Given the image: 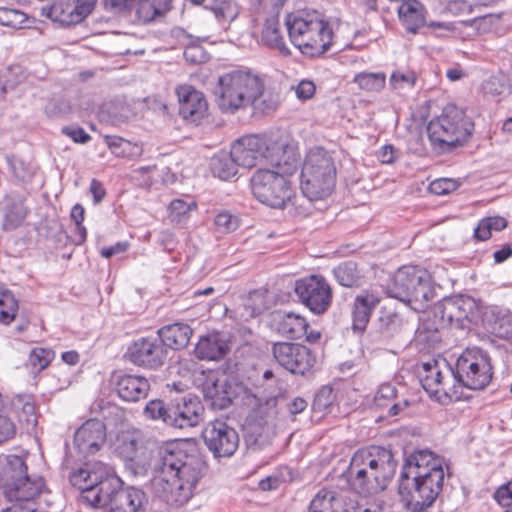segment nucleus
Wrapping results in <instances>:
<instances>
[{
    "mask_svg": "<svg viewBox=\"0 0 512 512\" xmlns=\"http://www.w3.org/2000/svg\"><path fill=\"white\" fill-rule=\"evenodd\" d=\"M45 489L44 479L36 475H27L21 480L15 482L11 487L3 493L11 502L21 504L34 501Z\"/></svg>",
    "mask_w": 512,
    "mask_h": 512,
    "instance_id": "bb28decb",
    "label": "nucleus"
},
{
    "mask_svg": "<svg viewBox=\"0 0 512 512\" xmlns=\"http://www.w3.org/2000/svg\"><path fill=\"white\" fill-rule=\"evenodd\" d=\"M261 42L267 47L278 50L285 56L290 54V50L280 32V23L276 15L266 18L261 34Z\"/></svg>",
    "mask_w": 512,
    "mask_h": 512,
    "instance_id": "72a5a7b5",
    "label": "nucleus"
},
{
    "mask_svg": "<svg viewBox=\"0 0 512 512\" xmlns=\"http://www.w3.org/2000/svg\"><path fill=\"white\" fill-rule=\"evenodd\" d=\"M114 469L103 462H86L70 472L71 485L80 490V499L83 503L93 507L94 502L88 499V493H98L102 483L108 479Z\"/></svg>",
    "mask_w": 512,
    "mask_h": 512,
    "instance_id": "dca6fc26",
    "label": "nucleus"
},
{
    "mask_svg": "<svg viewBox=\"0 0 512 512\" xmlns=\"http://www.w3.org/2000/svg\"><path fill=\"white\" fill-rule=\"evenodd\" d=\"M204 399L213 409L227 408L235 397V391L224 374L210 373L203 383Z\"/></svg>",
    "mask_w": 512,
    "mask_h": 512,
    "instance_id": "b1692460",
    "label": "nucleus"
},
{
    "mask_svg": "<svg viewBox=\"0 0 512 512\" xmlns=\"http://www.w3.org/2000/svg\"><path fill=\"white\" fill-rule=\"evenodd\" d=\"M397 461L391 450L371 446L354 453L348 467L352 488L369 496L385 490L396 471Z\"/></svg>",
    "mask_w": 512,
    "mask_h": 512,
    "instance_id": "7ed1b4c3",
    "label": "nucleus"
},
{
    "mask_svg": "<svg viewBox=\"0 0 512 512\" xmlns=\"http://www.w3.org/2000/svg\"><path fill=\"white\" fill-rule=\"evenodd\" d=\"M169 208L172 219L175 221H181L182 216H185L191 210L196 209V203L194 201H190L188 203L181 199H175L170 203Z\"/></svg>",
    "mask_w": 512,
    "mask_h": 512,
    "instance_id": "6e6d98bb",
    "label": "nucleus"
},
{
    "mask_svg": "<svg viewBox=\"0 0 512 512\" xmlns=\"http://www.w3.org/2000/svg\"><path fill=\"white\" fill-rule=\"evenodd\" d=\"M19 417L26 423L27 428H34L37 425L35 405L31 402L24 403Z\"/></svg>",
    "mask_w": 512,
    "mask_h": 512,
    "instance_id": "338daca9",
    "label": "nucleus"
},
{
    "mask_svg": "<svg viewBox=\"0 0 512 512\" xmlns=\"http://www.w3.org/2000/svg\"><path fill=\"white\" fill-rule=\"evenodd\" d=\"M115 390L124 401L138 402L147 397L150 384L143 376L122 374L116 378Z\"/></svg>",
    "mask_w": 512,
    "mask_h": 512,
    "instance_id": "cd10ccee",
    "label": "nucleus"
},
{
    "mask_svg": "<svg viewBox=\"0 0 512 512\" xmlns=\"http://www.w3.org/2000/svg\"><path fill=\"white\" fill-rule=\"evenodd\" d=\"M229 351V345L223 335L212 333L203 336L196 344L194 353L200 360H218Z\"/></svg>",
    "mask_w": 512,
    "mask_h": 512,
    "instance_id": "c85d7f7f",
    "label": "nucleus"
},
{
    "mask_svg": "<svg viewBox=\"0 0 512 512\" xmlns=\"http://www.w3.org/2000/svg\"><path fill=\"white\" fill-rule=\"evenodd\" d=\"M403 324L400 315L386 313L379 318V331L385 338H391L401 331Z\"/></svg>",
    "mask_w": 512,
    "mask_h": 512,
    "instance_id": "49530a36",
    "label": "nucleus"
},
{
    "mask_svg": "<svg viewBox=\"0 0 512 512\" xmlns=\"http://www.w3.org/2000/svg\"><path fill=\"white\" fill-rule=\"evenodd\" d=\"M239 166L236 158L233 157L232 151L230 154L223 153L212 158L211 171L214 176L222 179L229 180L237 174V167Z\"/></svg>",
    "mask_w": 512,
    "mask_h": 512,
    "instance_id": "79ce46f5",
    "label": "nucleus"
},
{
    "mask_svg": "<svg viewBox=\"0 0 512 512\" xmlns=\"http://www.w3.org/2000/svg\"><path fill=\"white\" fill-rule=\"evenodd\" d=\"M254 6H258V11L268 13L270 16L276 15L278 17L281 8L286 0H254Z\"/></svg>",
    "mask_w": 512,
    "mask_h": 512,
    "instance_id": "bf43d9fd",
    "label": "nucleus"
},
{
    "mask_svg": "<svg viewBox=\"0 0 512 512\" xmlns=\"http://www.w3.org/2000/svg\"><path fill=\"white\" fill-rule=\"evenodd\" d=\"M215 93L218 105L224 112L234 113L249 106L266 112L277 107V102L272 98L259 102L264 95V82L250 70H233L221 75Z\"/></svg>",
    "mask_w": 512,
    "mask_h": 512,
    "instance_id": "20e7f679",
    "label": "nucleus"
},
{
    "mask_svg": "<svg viewBox=\"0 0 512 512\" xmlns=\"http://www.w3.org/2000/svg\"><path fill=\"white\" fill-rule=\"evenodd\" d=\"M144 414L152 420H162L166 424L168 414H170V406H166L160 399H154L146 404Z\"/></svg>",
    "mask_w": 512,
    "mask_h": 512,
    "instance_id": "603ef678",
    "label": "nucleus"
},
{
    "mask_svg": "<svg viewBox=\"0 0 512 512\" xmlns=\"http://www.w3.org/2000/svg\"><path fill=\"white\" fill-rule=\"evenodd\" d=\"M152 447V443L140 430L123 432L118 437L117 452L123 460Z\"/></svg>",
    "mask_w": 512,
    "mask_h": 512,
    "instance_id": "473e14b6",
    "label": "nucleus"
},
{
    "mask_svg": "<svg viewBox=\"0 0 512 512\" xmlns=\"http://www.w3.org/2000/svg\"><path fill=\"white\" fill-rule=\"evenodd\" d=\"M337 282L344 287H359L364 283V274L358 264L353 261H346L339 264L333 270Z\"/></svg>",
    "mask_w": 512,
    "mask_h": 512,
    "instance_id": "4c0bfd02",
    "label": "nucleus"
},
{
    "mask_svg": "<svg viewBox=\"0 0 512 512\" xmlns=\"http://www.w3.org/2000/svg\"><path fill=\"white\" fill-rule=\"evenodd\" d=\"M75 5L66 19V25H75L83 21L93 11L97 0H71Z\"/></svg>",
    "mask_w": 512,
    "mask_h": 512,
    "instance_id": "de8ad7c7",
    "label": "nucleus"
},
{
    "mask_svg": "<svg viewBox=\"0 0 512 512\" xmlns=\"http://www.w3.org/2000/svg\"><path fill=\"white\" fill-rule=\"evenodd\" d=\"M391 296L407 303L415 311H423L434 299L435 287L426 270L404 266L395 274Z\"/></svg>",
    "mask_w": 512,
    "mask_h": 512,
    "instance_id": "6e6552de",
    "label": "nucleus"
},
{
    "mask_svg": "<svg viewBox=\"0 0 512 512\" xmlns=\"http://www.w3.org/2000/svg\"><path fill=\"white\" fill-rule=\"evenodd\" d=\"M353 81L362 90L379 92L385 86L386 76L382 72H361L355 75Z\"/></svg>",
    "mask_w": 512,
    "mask_h": 512,
    "instance_id": "a18cd8bd",
    "label": "nucleus"
},
{
    "mask_svg": "<svg viewBox=\"0 0 512 512\" xmlns=\"http://www.w3.org/2000/svg\"><path fill=\"white\" fill-rule=\"evenodd\" d=\"M445 475H414L400 477L399 495L412 512H422L432 506L443 489Z\"/></svg>",
    "mask_w": 512,
    "mask_h": 512,
    "instance_id": "f8f14e48",
    "label": "nucleus"
},
{
    "mask_svg": "<svg viewBox=\"0 0 512 512\" xmlns=\"http://www.w3.org/2000/svg\"><path fill=\"white\" fill-rule=\"evenodd\" d=\"M397 390L390 383L382 384L375 397L374 404L378 408H388V416H397L408 405V401L394 402Z\"/></svg>",
    "mask_w": 512,
    "mask_h": 512,
    "instance_id": "c9c22d12",
    "label": "nucleus"
},
{
    "mask_svg": "<svg viewBox=\"0 0 512 512\" xmlns=\"http://www.w3.org/2000/svg\"><path fill=\"white\" fill-rule=\"evenodd\" d=\"M88 499L94 502V508L105 512H139L147 501L142 489L124 486L115 471L102 483L97 494L88 493Z\"/></svg>",
    "mask_w": 512,
    "mask_h": 512,
    "instance_id": "1a4fd4ad",
    "label": "nucleus"
},
{
    "mask_svg": "<svg viewBox=\"0 0 512 512\" xmlns=\"http://www.w3.org/2000/svg\"><path fill=\"white\" fill-rule=\"evenodd\" d=\"M295 94L299 100L306 101L311 99L316 91L315 84L310 80H302L294 88Z\"/></svg>",
    "mask_w": 512,
    "mask_h": 512,
    "instance_id": "69168bd1",
    "label": "nucleus"
},
{
    "mask_svg": "<svg viewBox=\"0 0 512 512\" xmlns=\"http://www.w3.org/2000/svg\"><path fill=\"white\" fill-rule=\"evenodd\" d=\"M176 93L180 104V115L191 122H199L207 111V102L203 93L190 85L179 86Z\"/></svg>",
    "mask_w": 512,
    "mask_h": 512,
    "instance_id": "393cba45",
    "label": "nucleus"
},
{
    "mask_svg": "<svg viewBox=\"0 0 512 512\" xmlns=\"http://www.w3.org/2000/svg\"><path fill=\"white\" fill-rule=\"evenodd\" d=\"M399 15L407 24V29L415 33L416 30L425 24L423 6L417 0H408L399 7Z\"/></svg>",
    "mask_w": 512,
    "mask_h": 512,
    "instance_id": "ea45409f",
    "label": "nucleus"
},
{
    "mask_svg": "<svg viewBox=\"0 0 512 512\" xmlns=\"http://www.w3.org/2000/svg\"><path fill=\"white\" fill-rule=\"evenodd\" d=\"M275 360L293 374L305 375L314 366L316 359L304 345L278 342L273 345Z\"/></svg>",
    "mask_w": 512,
    "mask_h": 512,
    "instance_id": "a211bd4d",
    "label": "nucleus"
},
{
    "mask_svg": "<svg viewBox=\"0 0 512 512\" xmlns=\"http://www.w3.org/2000/svg\"><path fill=\"white\" fill-rule=\"evenodd\" d=\"M448 7L454 14H467L473 12L478 6L472 0H451Z\"/></svg>",
    "mask_w": 512,
    "mask_h": 512,
    "instance_id": "774afa93",
    "label": "nucleus"
},
{
    "mask_svg": "<svg viewBox=\"0 0 512 512\" xmlns=\"http://www.w3.org/2000/svg\"><path fill=\"white\" fill-rule=\"evenodd\" d=\"M380 303V297L373 291H362L358 294L351 306L352 329L363 332L375 308Z\"/></svg>",
    "mask_w": 512,
    "mask_h": 512,
    "instance_id": "a878e982",
    "label": "nucleus"
},
{
    "mask_svg": "<svg viewBox=\"0 0 512 512\" xmlns=\"http://www.w3.org/2000/svg\"><path fill=\"white\" fill-rule=\"evenodd\" d=\"M202 437L215 458L230 457L239 446L238 433L222 420L209 422L202 431Z\"/></svg>",
    "mask_w": 512,
    "mask_h": 512,
    "instance_id": "f3484780",
    "label": "nucleus"
},
{
    "mask_svg": "<svg viewBox=\"0 0 512 512\" xmlns=\"http://www.w3.org/2000/svg\"><path fill=\"white\" fill-rule=\"evenodd\" d=\"M309 324L302 316L295 313H286L278 323V331L290 339H300L307 334Z\"/></svg>",
    "mask_w": 512,
    "mask_h": 512,
    "instance_id": "58836bf2",
    "label": "nucleus"
},
{
    "mask_svg": "<svg viewBox=\"0 0 512 512\" xmlns=\"http://www.w3.org/2000/svg\"><path fill=\"white\" fill-rule=\"evenodd\" d=\"M7 162L14 176L22 182L30 181L34 175V168L20 158L11 155L7 156Z\"/></svg>",
    "mask_w": 512,
    "mask_h": 512,
    "instance_id": "8fccbe9b",
    "label": "nucleus"
},
{
    "mask_svg": "<svg viewBox=\"0 0 512 512\" xmlns=\"http://www.w3.org/2000/svg\"><path fill=\"white\" fill-rule=\"evenodd\" d=\"M85 217V209L82 205L76 204L72 207L70 218L74 221L76 225L77 236L74 239L76 244H82L86 240L87 231L86 228L82 225Z\"/></svg>",
    "mask_w": 512,
    "mask_h": 512,
    "instance_id": "864d4df0",
    "label": "nucleus"
},
{
    "mask_svg": "<svg viewBox=\"0 0 512 512\" xmlns=\"http://www.w3.org/2000/svg\"><path fill=\"white\" fill-rule=\"evenodd\" d=\"M48 2L41 7V16L50 19L59 27L64 26V0H47Z\"/></svg>",
    "mask_w": 512,
    "mask_h": 512,
    "instance_id": "09e8293b",
    "label": "nucleus"
},
{
    "mask_svg": "<svg viewBox=\"0 0 512 512\" xmlns=\"http://www.w3.org/2000/svg\"><path fill=\"white\" fill-rule=\"evenodd\" d=\"M254 6H258V11L268 13L270 16L276 15L278 17L281 8L286 0H254Z\"/></svg>",
    "mask_w": 512,
    "mask_h": 512,
    "instance_id": "052dcab7",
    "label": "nucleus"
},
{
    "mask_svg": "<svg viewBox=\"0 0 512 512\" xmlns=\"http://www.w3.org/2000/svg\"><path fill=\"white\" fill-rule=\"evenodd\" d=\"M484 321L487 322V330L495 334L500 338H509L512 336V315L509 313H501L500 311L496 312L494 309H491L489 312L486 311L484 313V317H482Z\"/></svg>",
    "mask_w": 512,
    "mask_h": 512,
    "instance_id": "e433bc0d",
    "label": "nucleus"
},
{
    "mask_svg": "<svg viewBox=\"0 0 512 512\" xmlns=\"http://www.w3.org/2000/svg\"><path fill=\"white\" fill-rule=\"evenodd\" d=\"M205 9L210 10L222 25H229L239 14V6L235 0H211Z\"/></svg>",
    "mask_w": 512,
    "mask_h": 512,
    "instance_id": "a19ab883",
    "label": "nucleus"
},
{
    "mask_svg": "<svg viewBox=\"0 0 512 512\" xmlns=\"http://www.w3.org/2000/svg\"><path fill=\"white\" fill-rule=\"evenodd\" d=\"M416 76L413 72H394L390 77V84L395 88H403L404 86L413 87L415 85Z\"/></svg>",
    "mask_w": 512,
    "mask_h": 512,
    "instance_id": "680f3d73",
    "label": "nucleus"
},
{
    "mask_svg": "<svg viewBox=\"0 0 512 512\" xmlns=\"http://www.w3.org/2000/svg\"><path fill=\"white\" fill-rule=\"evenodd\" d=\"M454 372L459 390L462 387L471 390L484 389L493 376L491 358L482 349L468 348L458 357Z\"/></svg>",
    "mask_w": 512,
    "mask_h": 512,
    "instance_id": "ddd939ff",
    "label": "nucleus"
},
{
    "mask_svg": "<svg viewBox=\"0 0 512 512\" xmlns=\"http://www.w3.org/2000/svg\"><path fill=\"white\" fill-rule=\"evenodd\" d=\"M51 360L52 352L38 347L30 352L27 365L31 367L33 373H36L45 369Z\"/></svg>",
    "mask_w": 512,
    "mask_h": 512,
    "instance_id": "3c124183",
    "label": "nucleus"
},
{
    "mask_svg": "<svg viewBox=\"0 0 512 512\" xmlns=\"http://www.w3.org/2000/svg\"><path fill=\"white\" fill-rule=\"evenodd\" d=\"M277 169H258L251 177V190L261 203L272 208H285L288 204H295L293 190L286 178L289 174Z\"/></svg>",
    "mask_w": 512,
    "mask_h": 512,
    "instance_id": "9b49d317",
    "label": "nucleus"
},
{
    "mask_svg": "<svg viewBox=\"0 0 512 512\" xmlns=\"http://www.w3.org/2000/svg\"><path fill=\"white\" fill-rule=\"evenodd\" d=\"M149 0H103L105 9L113 12H122L132 9L137 3H141L140 11L144 9V3Z\"/></svg>",
    "mask_w": 512,
    "mask_h": 512,
    "instance_id": "13d9d810",
    "label": "nucleus"
},
{
    "mask_svg": "<svg viewBox=\"0 0 512 512\" xmlns=\"http://www.w3.org/2000/svg\"><path fill=\"white\" fill-rule=\"evenodd\" d=\"M18 311V301L14 297L13 293L0 286V323L9 324L11 323Z\"/></svg>",
    "mask_w": 512,
    "mask_h": 512,
    "instance_id": "c03bdc74",
    "label": "nucleus"
},
{
    "mask_svg": "<svg viewBox=\"0 0 512 512\" xmlns=\"http://www.w3.org/2000/svg\"><path fill=\"white\" fill-rule=\"evenodd\" d=\"M473 128V122L464 111L450 104L444 107L440 116L428 123L427 134L435 151L449 153L467 143Z\"/></svg>",
    "mask_w": 512,
    "mask_h": 512,
    "instance_id": "423d86ee",
    "label": "nucleus"
},
{
    "mask_svg": "<svg viewBox=\"0 0 512 512\" xmlns=\"http://www.w3.org/2000/svg\"><path fill=\"white\" fill-rule=\"evenodd\" d=\"M483 307L468 295H456L444 299L434 309V317L441 318L442 323L466 328L470 324L477 325L482 319Z\"/></svg>",
    "mask_w": 512,
    "mask_h": 512,
    "instance_id": "4468645a",
    "label": "nucleus"
},
{
    "mask_svg": "<svg viewBox=\"0 0 512 512\" xmlns=\"http://www.w3.org/2000/svg\"><path fill=\"white\" fill-rule=\"evenodd\" d=\"M214 224L220 233H230L238 228L239 219L229 212H221L216 215Z\"/></svg>",
    "mask_w": 512,
    "mask_h": 512,
    "instance_id": "5fc2aeb1",
    "label": "nucleus"
},
{
    "mask_svg": "<svg viewBox=\"0 0 512 512\" xmlns=\"http://www.w3.org/2000/svg\"><path fill=\"white\" fill-rule=\"evenodd\" d=\"M157 334L166 349L180 350L189 344L193 330L186 323L176 322L163 326Z\"/></svg>",
    "mask_w": 512,
    "mask_h": 512,
    "instance_id": "c756f323",
    "label": "nucleus"
},
{
    "mask_svg": "<svg viewBox=\"0 0 512 512\" xmlns=\"http://www.w3.org/2000/svg\"><path fill=\"white\" fill-rule=\"evenodd\" d=\"M294 291L299 301L312 313H325L332 303V288L322 276L312 275L295 282Z\"/></svg>",
    "mask_w": 512,
    "mask_h": 512,
    "instance_id": "2eb2a0df",
    "label": "nucleus"
},
{
    "mask_svg": "<svg viewBox=\"0 0 512 512\" xmlns=\"http://www.w3.org/2000/svg\"><path fill=\"white\" fill-rule=\"evenodd\" d=\"M128 355L135 365L156 369L165 363L168 351L159 337H143L131 344Z\"/></svg>",
    "mask_w": 512,
    "mask_h": 512,
    "instance_id": "6ab92c4d",
    "label": "nucleus"
},
{
    "mask_svg": "<svg viewBox=\"0 0 512 512\" xmlns=\"http://www.w3.org/2000/svg\"><path fill=\"white\" fill-rule=\"evenodd\" d=\"M446 325L447 323H442L441 318L427 316V318L422 319L415 331V341L420 344H426L428 347H433L441 340L440 328Z\"/></svg>",
    "mask_w": 512,
    "mask_h": 512,
    "instance_id": "f704fd0d",
    "label": "nucleus"
},
{
    "mask_svg": "<svg viewBox=\"0 0 512 512\" xmlns=\"http://www.w3.org/2000/svg\"><path fill=\"white\" fill-rule=\"evenodd\" d=\"M458 184L455 180L449 178H441L432 181L429 185V191L435 195H445L455 191Z\"/></svg>",
    "mask_w": 512,
    "mask_h": 512,
    "instance_id": "4d7b16f0",
    "label": "nucleus"
},
{
    "mask_svg": "<svg viewBox=\"0 0 512 512\" xmlns=\"http://www.w3.org/2000/svg\"><path fill=\"white\" fill-rule=\"evenodd\" d=\"M204 407L197 397L184 396L170 405L166 424L179 429L196 427L203 421Z\"/></svg>",
    "mask_w": 512,
    "mask_h": 512,
    "instance_id": "aec40b11",
    "label": "nucleus"
},
{
    "mask_svg": "<svg viewBox=\"0 0 512 512\" xmlns=\"http://www.w3.org/2000/svg\"><path fill=\"white\" fill-rule=\"evenodd\" d=\"M232 155L239 166L252 168L271 165L284 173L294 174L299 165V154L285 135L260 137L250 135L237 140L232 146Z\"/></svg>",
    "mask_w": 512,
    "mask_h": 512,
    "instance_id": "f03ea898",
    "label": "nucleus"
},
{
    "mask_svg": "<svg viewBox=\"0 0 512 512\" xmlns=\"http://www.w3.org/2000/svg\"><path fill=\"white\" fill-rule=\"evenodd\" d=\"M125 469L134 477L151 471L154 494L172 507H182L194 496L206 463L195 447L169 443L159 448L153 459L152 447L124 460Z\"/></svg>",
    "mask_w": 512,
    "mask_h": 512,
    "instance_id": "f257e3e1",
    "label": "nucleus"
},
{
    "mask_svg": "<svg viewBox=\"0 0 512 512\" xmlns=\"http://www.w3.org/2000/svg\"><path fill=\"white\" fill-rule=\"evenodd\" d=\"M445 475L443 459L428 449H420L411 453L405 460L401 478L414 475Z\"/></svg>",
    "mask_w": 512,
    "mask_h": 512,
    "instance_id": "5701e85b",
    "label": "nucleus"
},
{
    "mask_svg": "<svg viewBox=\"0 0 512 512\" xmlns=\"http://www.w3.org/2000/svg\"><path fill=\"white\" fill-rule=\"evenodd\" d=\"M494 498L501 506L512 508V481L498 488ZM508 512H512V509Z\"/></svg>",
    "mask_w": 512,
    "mask_h": 512,
    "instance_id": "0e129e2a",
    "label": "nucleus"
},
{
    "mask_svg": "<svg viewBox=\"0 0 512 512\" xmlns=\"http://www.w3.org/2000/svg\"><path fill=\"white\" fill-rule=\"evenodd\" d=\"M285 24L291 42L304 55L321 56L333 44L334 34L330 23L316 10L289 14Z\"/></svg>",
    "mask_w": 512,
    "mask_h": 512,
    "instance_id": "39448f33",
    "label": "nucleus"
},
{
    "mask_svg": "<svg viewBox=\"0 0 512 512\" xmlns=\"http://www.w3.org/2000/svg\"><path fill=\"white\" fill-rule=\"evenodd\" d=\"M336 183V167L331 154L323 148L311 149L302 166L300 188L309 200L329 196Z\"/></svg>",
    "mask_w": 512,
    "mask_h": 512,
    "instance_id": "0eeeda50",
    "label": "nucleus"
},
{
    "mask_svg": "<svg viewBox=\"0 0 512 512\" xmlns=\"http://www.w3.org/2000/svg\"><path fill=\"white\" fill-rule=\"evenodd\" d=\"M105 441V425L97 419L87 420L74 433V446L84 456L98 452Z\"/></svg>",
    "mask_w": 512,
    "mask_h": 512,
    "instance_id": "4be33fe9",
    "label": "nucleus"
},
{
    "mask_svg": "<svg viewBox=\"0 0 512 512\" xmlns=\"http://www.w3.org/2000/svg\"><path fill=\"white\" fill-rule=\"evenodd\" d=\"M106 143L111 152L117 157L131 158L139 156L142 152V149L137 144H133L121 137L107 136Z\"/></svg>",
    "mask_w": 512,
    "mask_h": 512,
    "instance_id": "37998d69",
    "label": "nucleus"
},
{
    "mask_svg": "<svg viewBox=\"0 0 512 512\" xmlns=\"http://www.w3.org/2000/svg\"><path fill=\"white\" fill-rule=\"evenodd\" d=\"M418 377L423 389L442 404L461 399L455 372L445 359H430L418 368Z\"/></svg>",
    "mask_w": 512,
    "mask_h": 512,
    "instance_id": "9d476101",
    "label": "nucleus"
},
{
    "mask_svg": "<svg viewBox=\"0 0 512 512\" xmlns=\"http://www.w3.org/2000/svg\"><path fill=\"white\" fill-rule=\"evenodd\" d=\"M357 500L350 493L323 488L311 500L308 512H354Z\"/></svg>",
    "mask_w": 512,
    "mask_h": 512,
    "instance_id": "412c9836",
    "label": "nucleus"
},
{
    "mask_svg": "<svg viewBox=\"0 0 512 512\" xmlns=\"http://www.w3.org/2000/svg\"><path fill=\"white\" fill-rule=\"evenodd\" d=\"M29 209L24 204V199L20 195L10 194L5 198L2 212V226L4 230H14L20 227L27 215Z\"/></svg>",
    "mask_w": 512,
    "mask_h": 512,
    "instance_id": "7c9ffc66",
    "label": "nucleus"
},
{
    "mask_svg": "<svg viewBox=\"0 0 512 512\" xmlns=\"http://www.w3.org/2000/svg\"><path fill=\"white\" fill-rule=\"evenodd\" d=\"M16 426L10 418L0 414V445L14 438Z\"/></svg>",
    "mask_w": 512,
    "mask_h": 512,
    "instance_id": "e2e57ef3",
    "label": "nucleus"
},
{
    "mask_svg": "<svg viewBox=\"0 0 512 512\" xmlns=\"http://www.w3.org/2000/svg\"><path fill=\"white\" fill-rule=\"evenodd\" d=\"M27 475V465L22 457L8 455L0 460V482L3 492Z\"/></svg>",
    "mask_w": 512,
    "mask_h": 512,
    "instance_id": "2f4dec72",
    "label": "nucleus"
}]
</instances>
